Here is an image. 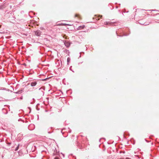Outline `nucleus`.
<instances>
[{
    "label": "nucleus",
    "mask_w": 159,
    "mask_h": 159,
    "mask_svg": "<svg viewBox=\"0 0 159 159\" xmlns=\"http://www.w3.org/2000/svg\"><path fill=\"white\" fill-rule=\"evenodd\" d=\"M104 25H115V26L116 25L115 23L112 22H111V21H108V22L106 21V22H105Z\"/></svg>",
    "instance_id": "f257e3e1"
},
{
    "label": "nucleus",
    "mask_w": 159,
    "mask_h": 159,
    "mask_svg": "<svg viewBox=\"0 0 159 159\" xmlns=\"http://www.w3.org/2000/svg\"><path fill=\"white\" fill-rule=\"evenodd\" d=\"M34 32L35 35L38 36H39L41 33V31L39 30H36Z\"/></svg>",
    "instance_id": "f03ea898"
},
{
    "label": "nucleus",
    "mask_w": 159,
    "mask_h": 159,
    "mask_svg": "<svg viewBox=\"0 0 159 159\" xmlns=\"http://www.w3.org/2000/svg\"><path fill=\"white\" fill-rule=\"evenodd\" d=\"M37 83L36 81H34L30 83V85L32 87H34L36 85Z\"/></svg>",
    "instance_id": "7ed1b4c3"
},
{
    "label": "nucleus",
    "mask_w": 159,
    "mask_h": 159,
    "mask_svg": "<svg viewBox=\"0 0 159 159\" xmlns=\"http://www.w3.org/2000/svg\"><path fill=\"white\" fill-rule=\"evenodd\" d=\"M34 128V125L33 124H31L29 125L28 128L30 130H33Z\"/></svg>",
    "instance_id": "20e7f679"
},
{
    "label": "nucleus",
    "mask_w": 159,
    "mask_h": 159,
    "mask_svg": "<svg viewBox=\"0 0 159 159\" xmlns=\"http://www.w3.org/2000/svg\"><path fill=\"white\" fill-rule=\"evenodd\" d=\"M65 46L67 47H69L70 45V43L68 42H65Z\"/></svg>",
    "instance_id": "39448f33"
},
{
    "label": "nucleus",
    "mask_w": 159,
    "mask_h": 159,
    "mask_svg": "<svg viewBox=\"0 0 159 159\" xmlns=\"http://www.w3.org/2000/svg\"><path fill=\"white\" fill-rule=\"evenodd\" d=\"M23 90H18L17 92L16 93V94H20L22 92Z\"/></svg>",
    "instance_id": "423d86ee"
},
{
    "label": "nucleus",
    "mask_w": 159,
    "mask_h": 159,
    "mask_svg": "<svg viewBox=\"0 0 159 159\" xmlns=\"http://www.w3.org/2000/svg\"><path fill=\"white\" fill-rule=\"evenodd\" d=\"M5 8V7L3 5H1L0 6V10H2Z\"/></svg>",
    "instance_id": "0eeeda50"
},
{
    "label": "nucleus",
    "mask_w": 159,
    "mask_h": 159,
    "mask_svg": "<svg viewBox=\"0 0 159 159\" xmlns=\"http://www.w3.org/2000/svg\"><path fill=\"white\" fill-rule=\"evenodd\" d=\"M70 58L69 57H68V58H67V62L68 64L69 62L70 61Z\"/></svg>",
    "instance_id": "6e6552de"
},
{
    "label": "nucleus",
    "mask_w": 159,
    "mask_h": 159,
    "mask_svg": "<svg viewBox=\"0 0 159 159\" xmlns=\"http://www.w3.org/2000/svg\"><path fill=\"white\" fill-rule=\"evenodd\" d=\"M84 27V25L80 26H79V28H81L82 29H83Z\"/></svg>",
    "instance_id": "1a4fd4ad"
},
{
    "label": "nucleus",
    "mask_w": 159,
    "mask_h": 159,
    "mask_svg": "<svg viewBox=\"0 0 159 159\" xmlns=\"http://www.w3.org/2000/svg\"><path fill=\"white\" fill-rule=\"evenodd\" d=\"M54 159H60V158L59 157H56L54 158Z\"/></svg>",
    "instance_id": "9d476101"
},
{
    "label": "nucleus",
    "mask_w": 159,
    "mask_h": 159,
    "mask_svg": "<svg viewBox=\"0 0 159 159\" xmlns=\"http://www.w3.org/2000/svg\"><path fill=\"white\" fill-rule=\"evenodd\" d=\"M18 148H19V146H18L16 147V148L15 149V150L16 151H17L18 149Z\"/></svg>",
    "instance_id": "9b49d317"
},
{
    "label": "nucleus",
    "mask_w": 159,
    "mask_h": 159,
    "mask_svg": "<svg viewBox=\"0 0 159 159\" xmlns=\"http://www.w3.org/2000/svg\"><path fill=\"white\" fill-rule=\"evenodd\" d=\"M7 144L9 145V146H10L11 144V143H10V142H7Z\"/></svg>",
    "instance_id": "f8f14e48"
},
{
    "label": "nucleus",
    "mask_w": 159,
    "mask_h": 159,
    "mask_svg": "<svg viewBox=\"0 0 159 159\" xmlns=\"http://www.w3.org/2000/svg\"><path fill=\"white\" fill-rule=\"evenodd\" d=\"M123 12L124 13H125V12H128V11H125V9H124V10H123Z\"/></svg>",
    "instance_id": "ddd939ff"
},
{
    "label": "nucleus",
    "mask_w": 159,
    "mask_h": 159,
    "mask_svg": "<svg viewBox=\"0 0 159 159\" xmlns=\"http://www.w3.org/2000/svg\"><path fill=\"white\" fill-rule=\"evenodd\" d=\"M71 67H72V66H70V70H72V72H74V71L71 70Z\"/></svg>",
    "instance_id": "4468645a"
},
{
    "label": "nucleus",
    "mask_w": 159,
    "mask_h": 159,
    "mask_svg": "<svg viewBox=\"0 0 159 159\" xmlns=\"http://www.w3.org/2000/svg\"><path fill=\"white\" fill-rule=\"evenodd\" d=\"M125 159H130V158H129V157H126V158Z\"/></svg>",
    "instance_id": "2eb2a0df"
},
{
    "label": "nucleus",
    "mask_w": 159,
    "mask_h": 159,
    "mask_svg": "<svg viewBox=\"0 0 159 159\" xmlns=\"http://www.w3.org/2000/svg\"><path fill=\"white\" fill-rule=\"evenodd\" d=\"M78 15L76 14L75 15V17H78Z\"/></svg>",
    "instance_id": "dca6fc26"
},
{
    "label": "nucleus",
    "mask_w": 159,
    "mask_h": 159,
    "mask_svg": "<svg viewBox=\"0 0 159 159\" xmlns=\"http://www.w3.org/2000/svg\"><path fill=\"white\" fill-rule=\"evenodd\" d=\"M7 112L6 113H5V114H7Z\"/></svg>",
    "instance_id": "f3484780"
},
{
    "label": "nucleus",
    "mask_w": 159,
    "mask_h": 159,
    "mask_svg": "<svg viewBox=\"0 0 159 159\" xmlns=\"http://www.w3.org/2000/svg\"><path fill=\"white\" fill-rule=\"evenodd\" d=\"M30 84V83H28V85H29Z\"/></svg>",
    "instance_id": "a211bd4d"
},
{
    "label": "nucleus",
    "mask_w": 159,
    "mask_h": 159,
    "mask_svg": "<svg viewBox=\"0 0 159 159\" xmlns=\"http://www.w3.org/2000/svg\"><path fill=\"white\" fill-rule=\"evenodd\" d=\"M66 25V24H64V25Z\"/></svg>",
    "instance_id": "6ab92c4d"
},
{
    "label": "nucleus",
    "mask_w": 159,
    "mask_h": 159,
    "mask_svg": "<svg viewBox=\"0 0 159 159\" xmlns=\"http://www.w3.org/2000/svg\"><path fill=\"white\" fill-rule=\"evenodd\" d=\"M3 111H4V110H5V111H6L5 109H3Z\"/></svg>",
    "instance_id": "aec40b11"
},
{
    "label": "nucleus",
    "mask_w": 159,
    "mask_h": 159,
    "mask_svg": "<svg viewBox=\"0 0 159 159\" xmlns=\"http://www.w3.org/2000/svg\"><path fill=\"white\" fill-rule=\"evenodd\" d=\"M45 79H43V80H45Z\"/></svg>",
    "instance_id": "412c9836"
},
{
    "label": "nucleus",
    "mask_w": 159,
    "mask_h": 159,
    "mask_svg": "<svg viewBox=\"0 0 159 159\" xmlns=\"http://www.w3.org/2000/svg\"><path fill=\"white\" fill-rule=\"evenodd\" d=\"M127 35H127H127H126V34H125V36H127Z\"/></svg>",
    "instance_id": "4be33fe9"
},
{
    "label": "nucleus",
    "mask_w": 159,
    "mask_h": 159,
    "mask_svg": "<svg viewBox=\"0 0 159 159\" xmlns=\"http://www.w3.org/2000/svg\"><path fill=\"white\" fill-rule=\"evenodd\" d=\"M80 57H81V55H80Z\"/></svg>",
    "instance_id": "5701e85b"
},
{
    "label": "nucleus",
    "mask_w": 159,
    "mask_h": 159,
    "mask_svg": "<svg viewBox=\"0 0 159 159\" xmlns=\"http://www.w3.org/2000/svg\"><path fill=\"white\" fill-rule=\"evenodd\" d=\"M144 25H147V24H144Z\"/></svg>",
    "instance_id": "b1692460"
}]
</instances>
